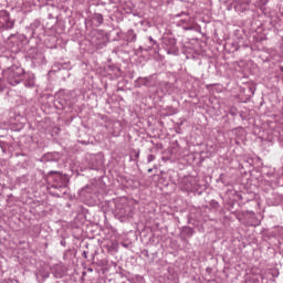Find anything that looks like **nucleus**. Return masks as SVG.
I'll return each instance as SVG.
<instances>
[{"label":"nucleus","mask_w":283,"mask_h":283,"mask_svg":"<svg viewBox=\"0 0 283 283\" xmlns=\"http://www.w3.org/2000/svg\"><path fill=\"white\" fill-rule=\"evenodd\" d=\"M59 104H60L62 107H65V103H64V102H59Z\"/></svg>","instance_id":"423d86ee"},{"label":"nucleus","mask_w":283,"mask_h":283,"mask_svg":"<svg viewBox=\"0 0 283 283\" xmlns=\"http://www.w3.org/2000/svg\"><path fill=\"white\" fill-rule=\"evenodd\" d=\"M4 87L6 86L3 85V80L0 78V92H3Z\"/></svg>","instance_id":"20e7f679"},{"label":"nucleus","mask_w":283,"mask_h":283,"mask_svg":"<svg viewBox=\"0 0 283 283\" xmlns=\"http://www.w3.org/2000/svg\"><path fill=\"white\" fill-rule=\"evenodd\" d=\"M148 171L151 172V169H149Z\"/></svg>","instance_id":"6e6552de"},{"label":"nucleus","mask_w":283,"mask_h":283,"mask_svg":"<svg viewBox=\"0 0 283 283\" xmlns=\"http://www.w3.org/2000/svg\"><path fill=\"white\" fill-rule=\"evenodd\" d=\"M114 127H120V123L119 122L115 123Z\"/></svg>","instance_id":"39448f33"},{"label":"nucleus","mask_w":283,"mask_h":283,"mask_svg":"<svg viewBox=\"0 0 283 283\" xmlns=\"http://www.w3.org/2000/svg\"><path fill=\"white\" fill-rule=\"evenodd\" d=\"M147 160H148V163H154V160H156V156L149 155Z\"/></svg>","instance_id":"7ed1b4c3"},{"label":"nucleus","mask_w":283,"mask_h":283,"mask_svg":"<svg viewBox=\"0 0 283 283\" xmlns=\"http://www.w3.org/2000/svg\"><path fill=\"white\" fill-rule=\"evenodd\" d=\"M27 87H34V78H31L29 80L27 83H25Z\"/></svg>","instance_id":"f03ea898"},{"label":"nucleus","mask_w":283,"mask_h":283,"mask_svg":"<svg viewBox=\"0 0 283 283\" xmlns=\"http://www.w3.org/2000/svg\"><path fill=\"white\" fill-rule=\"evenodd\" d=\"M57 96H63V92H60Z\"/></svg>","instance_id":"0eeeda50"},{"label":"nucleus","mask_w":283,"mask_h":283,"mask_svg":"<svg viewBox=\"0 0 283 283\" xmlns=\"http://www.w3.org/2000/svg\"><path fill=\"white\" fill-rule=\"evenodd\" d=\"M3 76L8 80L10 85H19L21 83V76H23V69L19 66H11L3 72Z\"/></svg>","instance_id":"f257e3e1"}]
</instances>
